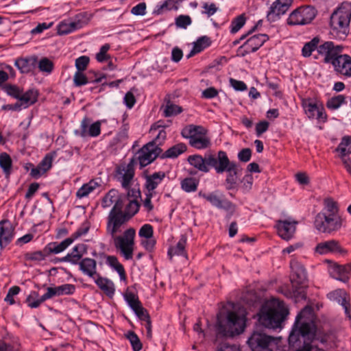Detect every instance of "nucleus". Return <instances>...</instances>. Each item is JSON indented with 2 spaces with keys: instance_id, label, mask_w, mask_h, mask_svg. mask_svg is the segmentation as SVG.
<instances>
[{
  "instance_id": "32",
  "label": "nucleus",
  "mask_w": 351,
  "mask_h": 351,
  "mask_svg": "<svg viewBox=\"0 0 351 351\" xmlns=\"http://www.w3.org/2000/svg\"><path fill=\"white\" fill-rule=\"evenodd\" d=\"M95 282L107 295L112 297L114 295V286L111 280L98 276Z\"/></svg>"
},
{
  "instance_id": "6",
  "label": "nucleus",
  "mask_w": 351,
  "mask_h": 351,
  "mask_svg": "<svg viewBox=\"0 0 351 351\" xmlns=\"http://www.w3.org/2000/svg\"><path fill=\"white\" fill-rule=\"evenodd\" d=\"M207 130L202 126L190 125L182 131L183 137L189 139V144L197 149H205L210 146V141L206 136Z\"/></svg>"
},
{
  "instance_id": "34",
  "label": "nucleus",
  "mask_w": 351,
  "mask_h": 351,
  "mask_svg": "<svg viewBox=\"0 0 351 351\" xmlns=\"http://www.w3.org/2000/svg\"><path fill=\"white\" fill-rule=\"evenodd\" d=\"M100 184L94 180L83 184L77 191L76 196L81 199L87 197L91 192L99 187Z\"/></svg>"
},
{
  "instance_id": "51",
  "label": "nucleus",
  "mask_w": 351,
  "mask_h": 351,
  "mask_svg": "<svg viewBox=\"0 0 351 351\" xmlns=\"http://www.w3.org/2000/svg\"><path fill=\"white\" fill-rule=\"evenodd\" d=\"M182 108L171 102H168L164 110L166 117L176 115L182 112Z\"/></svg>"
},
{
  "instance_id": "39",
  "label": "nucleus",
  "mask_w": 351,
  "mask_h": 351,
  "mask_svg": "<svg viewBox=\"0 0 351 351\" xmlns=\"http://www.w3.org/2000/svg\"><path fill=\"white\" fill-rule=\"evenodd\" d=\"M106 263L118 272L121 280H125V273L123 266L118 261L116 256H108Z\"/></svg>"
},
{
  "instance_id": "41",
  "label": "nucleus",
  "mask_w": 351,
  "mask_h": 351,
  "mask_svg": "<svg viewBox=\"0 0 351 351\" xmlns=\"http://www.w3.org/2000/svg\"><path fill=\"white\" fill-rule=\"evenodd\" d=\"M181 1V0H165L162 4L158 5L154 13L160 14L166 10H171L172 9H177L176 4Z\"/></svg>"
},
{
  "instance_id": "59",
  "label": "nucleus",
  "mask_w": 351,
  "mask_h": 351,
  "mask_svg": "<svg viewBox=\"0 0 351 351\" xmlns=\"http://www.w3.org/2000/svg\"><path fill=\"white\" fill-rule=\"evenodd\" d=\"M110 47L109 44H105L100 48L99 52L96 54V59L98 62H102L110 58V56L108 54Z\"/></svg>"
},
{
  "instance_id": "55",
  "label": "nucleus",
  "mask_w": 351,
  "mask_h": 351,
  "mask_svg": "<svg viewBox=\"0 0 351 351\" xmlns=\"http://www.w3.org/2000/svg\"><path fill=\"white\" fill-rule=\"evenodd\" d=\"M138 208L139 204L138 203V202L135 199H131L130 200L129 203L126 206V210L125 213L130 219L131 217L134 215L138 212Z\"/></svg>"
},
{
  "instance_id": "38",
  "label": "nucleus",
  "mask_w": 351,
  "mask_h": 351,
  "mask_svg": "<svg viewBox=\"0 0 351 351\" xmlns=\"http://www.w3.org/2000/svg\"><path fill=\"white\" fill-rule=\"evenodd\" d=\"M55 296H60L58 287H48L47 289V292L39 298V300L34 302V303H32L30 305L32 307H38L40 305V304H42L47 300L52 298Z\"/></svg>"
},
{
  "instance_id": "16",
  "label": "nucleus",
  "mask_w": 351,
  "mask_h": 351,
  "mask_svg": "<svg viewBox=\"0 0 351 351\" xmlns=\"http://www.w3.org/2000/svg\"><path fill=\"white\" fill-rule=\"evenodd\" d=\"M268 39L269 36L265 34L254 35L239 48L238 51L243 57L247 54L256 51Z\"/></svg>"
},
{
  "instance_id": "7",
  "label": "nucleus",
  "mask_w": 351,
  "mask_h": 351,
  "mask_svg": "<svg viewBox=\"0 0 351 351\" xmlns=\"http://www.w3.org/2000/svg\"><path fill=\"white\" fill-rule=\"evenodd\" d=\"M218 163L215 167V171L217 173H222L224 171L228 172L226 182L227 189H232L235 186L237 182L238 167L234 162H230L227 154L223 151L218 152Z\"/></svg>"
},
{
  "instance_id": "42",
  "label": "nucleus",
  "mask_w": 351,
  "mask_h": 351,
  "mask_svg": "<svg viewBox=\"0 0 351 351\" xmlns=\"http://www.w3.org/2000/svg\"><path fill=\"white\" fill-rule=\"evenodd\" d=\"M12 164V159L7 153L3 152L0 154V167L6 175L10 174Z\"/></svg>"
},
{
  "instance_id": "13",
  "label": "nucleus",
  "mask_w": 351,
  "mask_h": 351,
  "mask_svg": "<svg viewBox=\"0 0 351 351\" xmlns=\"http://www.w3.org/2000/svg\"><path fill=\"white\" fill-rule=\"evenodd\" d=\"M199 195L209 202L213 206L226 210L230 215H232L235 211V205L224 198L223 195L218 191L207 194L204 193L202 195L199 193Z\"/></svg>"
},
{
  "instance_id": "17",
  "label": "nucleus",
  "mask_w": 351,
  "mask_h": 351,
  "mask_svg": "<svg viewBox=\"0 0 351 351\" xmlns=\"http://www.w3.org/2000/svg\"><path fill=\"white\" fill-rule=\"evenodd\" d=\"M129 219L127 215H114L109 213L106 232L112 238L117 237L116 234L121 232V227Z\"/></svg>"
},
{
  "instance_id": "26",
  "label": "nucleus",
  "mask_w": 351,
  "mask_h": 351,
  "mask_svg": "<svg viewBox=\"0 0 351 351\" xmlns=\"http://www.w3.org/2000/svg\"><path fill=\"white\" fill-rule=\"evenodd\" d=\"M187 241V237L185 234H182L180 239L176 246L171 247L168 250V256L170 259L173 256H182L187 258V254L185 251V247Z\"/></svg>"
},
{
  "instance_id": "56",
  "label": "nucleus",
  "mask_w": 351,
  "mask_h": 351,
  "mask_svg": "<svg viewBox=\"0 0 351 351\" xmlns=\"http://www.w3.org/2000/svg\"><path fill=\"white\" fill-rule=\"evenodd\" d=\"M125 300L131 308L134 310H137L140 306H141V303L139 301L138 298L132 293H128L125 294Z\"/></svg>"
},
{
  "instance_id": "25",
  "label": "nucleus",
  "mask_w": 351,
  "mask_h": 351,
  "mask_svg": "<svg viewBox=\"0 0 351 351\" xmlns=\"http://www.w3.org/2000/svg\"><path fill=\"white\" fill-rule=\"evenodd\" d=\"M165 178V173L162 171L154 173L146 177L145 186L148 192L155 193L154 189L158 186Z\"/></svg>"
},
{
  "instance_id": "23",
  "label": "nucleus",
  "mask_w": 351,
  "mask_h": 351,
  "mask_svg": "<svg viewBox=\"0 0 351 351\" xmlns=\"http://www.w3.org/2000/svg\"><path fill=\"white\" fill-rule=\"evenodd\" d=\"M351 272V265H335L330 269V275L335 279L346 282L349 279V274Z\"/></svg>"
},
{
  "instance_id": "50",
  "label": "nucleus",
  "mask_w": 351,
  "mask_h": 351,
  "mask_svg": "<svg viewBox=\"0 0 351 351\" xmlns=\"http://www.w3.org/2000/svg\"><path fill=\"white\" fill-rule=\"evenodd\" d=\"M3 90L8 95L13 97L15 99H17L18 100L21 96V94L23 93L22 90H21L19 87L16 85L10 84H5L3 86Z\"/></svg>"
},
{
  "instance_id": "18",
  "label": "nucleus",
  "mask_w": 351,
  "mask_h": 351,
  "mask_svg": "<svg viewBox=\"0 0 351 351\" xmlns=\"http://www.w3.org/2000/svg\"><path fill=\"white\" fill-rule=\"evenodd\" d=\"M315 251L319 254L332 253L343 256L347 253L346 250L341 247L339 242L334 239L319 243Z\"/></svg>"
},
{
  "instance_id": "49",
  "label": "nucleus",
  "mask_w": 351,
  "mask_h": 351,
  "mask_svg": "<svg viewBox=\"0 0 351 351\" xmlns=\"http://www.w3.org/2000/svg\"><path fill=\"white\" fill-rule=\"evenodd\" d=\"M47 254V252L36 251L27 252L25 254L27 261H43Z\"/></svg>"
},
{
  "instance_id": "10",
  "label": "nucleus",
  "mask_w": 351,
  "mask_h": 351,
  "mask_svg": "<svg viewBox=\"0 0 351 351\" xmlns=\"http://www.w3.org/2000/svg\"><path fill=\"white\" fill-rule=\"evenodd\" d=\"M315 227L319 232L331 233L339 230L342 226L341 216L317 214L315 219Z\"/></svg>"
},
{
  "instance_id": "47",
  "label": "nucleus",
  "mask_w": 351,
  "mask_h": 351,
  "mask_svg": "<svg viewBox=\"0 0 351 351\" xmlns=\"http://www.w3.org/2000/svg\"><path fill=\"white\" fill-rule=\"evenodd\" d=\"M126 197L121 196L118 193V197L116 198L114 205L111 209L110 213L114 215H126L122 211Z\"/></svg>"
},
{
  "instance_id": "60",
  "label": "nucleus",
  "mask_w": 351,
  "mask_h": 351,
  "mask_svg": "<svg viewBox=\"0 0 351 351\" xmlns=\"http://www.w3.org/2000/svg\"><path fill=\"white\" fill-rule=\"evenodd\" d=\"M87 136L97 137L101 133V123L96 121L92 124L90 123Z\"/></svg>"
},
{
  "instance_id": "28",
  "label": "nucleus",
  "mask_w": 351,
  "mask_h": 351,
  "mask_svg": "<svg viewBox=\"0 0 351 351\" xmlns=\"http://www.w3.org/2000/svg\"><path fill=\"white\" fill-rule=\"evenodd\" d=\"M73 243V239L67 238L60 243L52 242L49 243L44 249V252L49 254H59L66 250Z\"/></svg>"
},
{
  "instance_id": "22",
  "label": "nucleus",
  "mask_w": 351,
  "mask_h": 351,
  "mask_svg": "<svg viewBox=\"0 0 351 351\" xmlns=\"http://www.w3.org/2000/svg\"><path fill=\"white\" fill-rule=\"evenodd\" d=\"M295 221H289L287 220L279 221L277 224L278 234L285 240H289L292 238L295 231Z\"/></svg>"
},
{
  "instance_id": "46",
  "label": "nucleus",
  "mask_w": 351,
  "mask_h": 351,
  "mask_svg": "<svg viewBox=\"0 0 351 351\" xmlns=\"http://www.w3.org/2000/svg\"><path fill=\"white\" fill-rule=\"evenodd\" d=\"M118 197V191L115 189L110 190L104 197L101 205L104 208H108L114 204L116 198Z\"/></svg>"
},
{
  "instance_id": "30",
  "label": "nucleus",
  "mask_w": 351,
  "mask_h": 351,
  "mask_svg": "<svg viewBox=\"0 0 351 351\" xmlns=\"http://www.w3.org/2000/svg\"><path fill=\"white\" fill-rule=\"evenodd\" d=\"M123 170L124 173L121 178V185L123 188L128 189L134 176L133 160H132Z\"/></svg>"
},
{
  "instance_id": "61",
  "label": "nucleus",
  "mask_w": 351,
  "mask_h": 351,
  "mask_svg": "<svg viewBox=\"0 0 351 351\" xmlns=\"http://www.w3.org/2000/svg\"><path fill=\"white\" fill-rule=\"evenodd\" d=\"M191 19L188 15H180L176 19V25L180 28H186L191 23Z\"/></svg>"
},
{
  "instance_id": "52",
  "label": "nucleus",
  "mask_w": 351,
  "mask_h": 351,
  "mask_svg": "<svg viewBox=\"0 0 351 351\" xmlns=\"http://www.w3.org/2000/svg\"><path fill=\"white\" fill-rule=\"evenodd\" d=\"M318 39L313 38L311 42L306 43L302 50L303 56H310L312 51H314L316 47L317 48V45L318 44Z\"/></svg>"
},
{
  "instance_id": "31",
  "label": "nucleus",
  "mask_w": 351,
  "mask_h": 351,
  "mask_svg": "<svg viewBox=\"0 0 351 351\" xmlns=\"http://www.w3.org/2000/svg\"><path fill=\"white\" fill-rule=\"evenodd\" d=\"M82 27V23L80 21L62 22L58 25V33L59 35L68 34Z\"/></svg>"
},
{
  "instance_id": "2",
  "label": "nucleus",
  "mask_w": 351,
  "mask_h": 351,
  "mask_svg": "<svg viewBox=\"0 0 351 351\" xmlns=\"http://www.w3.org/2000/svg\"><path fill=\"white\" fill-rule=\"evenodd\" d=\"M289 314L285 304L277 299L267 301L259 313V323L268 328L280 327L281 323Z\"/></svg>"
},
{
  "instance_id": "1",
  "label": "nucleus",
  "mask_w": 351,
  "mask_h": 351,
  "mask_svg": "<svg viewBox=\"0 0 351 351\" xmlns=\"http://www.w3.org/2000/svg\"><path fill=\"white\" fill-rule=\"evenodd\" d=\"M299 335L304 338V345L297 351H324L317 346L312 344V341L316 339L322 344H326L334 341V335L331 332H324L317 330L316 326L311 320L304 321L298 329L293 328L289 337V343H294L298 341Z\"/></svg>"
},
{
  "instance_id": "11",
  "label": "nucleus",
  "mask_w": 351,
  "mask_h": 351,
  "mask_svg": "<svg viewBox=\"0 0 351 351\" xmlns=\"http://www.w3.org/2000/svg\"><path fill=\"white\" fill-rule=\"evenodd\" d=\"M162 152L155 141L145 145L136 154L141 167H144L152 162L158 156H161Z\"/></svg>"
},
{
  "instance_id": "9",
  "label": "nucleus",
  "mask_w": 351,
  "mask_h": 351,
  "mask_svg": "<svg viewBox=\"0 0 351 351\" xmlns=\"http://www.w3.org/2000/svg\"><path fill=\"white\" fill-rule=\"evenodd\" d=\"M135 234V230L130 228L126 230L122 236L112 238L115 247L120 250L126 260L132 258Z\"/></svg>"
},
{
  "instance_id": "24",
  "label": "nucleus",
  "mask_w": 351,
  "mask_h": 351,
  "mask_svg": "<svg viewBox=\"0 0 351 351\" xmlns=\"http://www.w3.org/2000/svg\"><path fill=\"white\" fill-rule=\"evenodd\" d=\"M92 71H90V73H91ZM93 73L95 75V78L92 79L91 77H86L82 71H77L75 72L74 76H73V82L75 86H81L82 85H85L88 82H95L98 83L101 81L103 78L105 77L104 75H99V76H97L98 74L96 73L95 71H93Z\"/></svg>"
},
{
  "instance_id": "5",
  "label": "nucleus",
  "mask_w": 351,
  "mask_h": 351,
  "mask_svg": "<svg viewBox=\"0 0 351 351\" xmlns=\"http://www.w3.org/2000/svg\"><path fill=\"white\" fill-rule=\"evenodd\" d=\"M292 271L291 282L293 287V292L286 294L287 297H295L296 298L305 299V294L302 287H298L303 285L307 280V274L304 266L296 260H292L290 263Z\"/></svg>"
},
{
  "instance_id": "29",
  "label": "nucleus",
  "mask_w": 351,
  "mask_h": 351,
  "mask_svg": "<svg viewBox=\"0 0 351 351\" xmlns=\"http://www.w3.org/2000/svg\"><path fill=\"white\" fill-rule=\"evenodd\" d=\"M80 269L82 272L91 277L94 278L95 275H97L96 271L97 263L96 261L90 258H83L80 263Z\"/></svg>"
},
{
  "instance_id": "58",
  "label": "nucleus",
  "mask_w": 351,
  "mask_h": 351,
  "mask_svg": "<svg viewBox=\"0 0 351 351\" xmlns=\"http://www.w3.org/2000/svg\"><path fill=\"white\" fill-rule=\"evenodd\" d=\"M90 228V223L88 221H84L81 226L77 230L76 232H75L70 239H73V242L75 239H77L80 237H82L84 234H86Z\"/></svg>"
},
{
  "instance_id": "15",
  "label": "nucleus",
  "mask_w": 351,
  "mask_h": 351,
  "mask_svg": "<svg viewBox=\"0 0 351 351\" xmlns=\"http://www.w3.org/2000/svg\"><path fill=\"white\" fill-rule=\"evenodd\" d=\"M342 49V46L335 45L332 42H326L317 48L318 53L324 56V62L332 65L335 60L341 56Z\"/></svg>"
},
{
  "instance_id": "4",
  "label": "nucleus",
  "mask_w": 351,
  "mask_h": 351,
  "mask_svg": "<svg viewBox=\"0 0 351 351\" xmlns=\"http://www.w3.org/2000/svg\"><path fill=\"white\" fill-rule=\"evenodd\" d=\"M351 20V3L343 2L331 14L330 25L337 33L346 34Z\"/></svg>"
},
{
  "instance_id": "44",
  "label": "nucleus",
  "mask_w": 351,
  "mask_h": 351,
  "mask_svg": "<svg viewBox=\"0 0 351 351\" xmlns=\"http://www.w3.org/2000/svg\"><path fill=\"white\" fill-rule=\"evenodd\" d=\"M198 181L193 178H186L181 182L182 189L187 192H194L197 190Z\"/></svg>"
},
{
  "instance_id": "3",
  "label": "nucleus",
  "mask_w": 351,
  "mask_h": 351,
  "mask_svg": "<svg viewBox=\"0 0 351 351\" xmlns=\"http://www.w3.org/2000/svg\"><path fill=\"white\" fill-rule=\"evenodd\" d=\"M245 325L244 316L238 315L233 311L228 312L226 320L217 318V332L223 336H233L243 331Z\"/></svg>"
},
{
  "instance_id": "8",
  "label": "nucleus",
  "mask_w": 351,
  "mask_h": 351,
  "mask_svg": "<svg viewBox=\"0 0 351 351\" xmlns=\"http://www.w3.org/2000/svg\"><path fill=\"white\" fill-rule=\"evenodd\" d=\"M252 351H274L278 347L277 339L264 333L254 332L247 340Z\"/></svg>"
},
{
  "instance_id": "12",
  "label": "nucleus",
  "mask_w": 351,
  "mask_h": 351,
  "mask_svg": "<svg viewBox=\"0 0 351 351\" xmlns=\"http://www.w3.org/2000/svg\"><path fill=\"white\" fill-rule=\"evenodd\" d=\"M316 16V11L311 6L300 7L294 10L288 19L289 25H305L311 23Z\"/></svg>"
},
{
  "instance_id": "45",
  "label": "nucleus",
  "mask_w": 351,
  "mask_h": 351,
  "mask_svg": "<svg viewBox=\"0 0 351 351\" xmlns=\"http://www.w3.org/2000/svg\"><path fill=\"white\" fill-rule=\"evenodd\" d=\"M346 97L344 95H339L330 98L326 102V107L330 110L338 109L341 104L345 103Z\"/></svg>"
},
{
  "instance_id": "62",
  "label": "nucleus",
  "mask_w": 351,
  "mask_h": 351,
  "mask_svg": "<svg viewBox=\"0 0 351 351\" xmlns=\"http://www.w3.org/2000/svg\"><path fill=\"white\" fill-rule=\"evenodd\" d=\"M90 59L88 56H82L75 60V66L77 71H83L86 69Z\"/></svg>"
},
{
  "instance_id": "54",
  "label": "nucleus",
  "mask_w": 351,
  "mask_h": 351,
  "mask_svg": "<svg viewBox=\"0 0 351 351\" xmlns=\"http://www.w3.org/2000/svg\"><path fill=\"white\" fill-rule=\"evenodd\" d=\"M38 68L40 71L49 73L53 69V63L49 59L43 58L38 62Z\"/></svg>"
},
{
  "instance_id": "64",
  "label": "nucleus",
  "mask_w": 351,
  "mask_h": 351,
  "mask_svg": "<svg viewBox=\"0 0 351 351\" xmlns=\"http://www.w3.org/2000/svg\"><path fill=\"white\" fill-rule=\"evenodd\" d=\"M58 288L60 295H71L75 291V287L71 284H64L58 286Z\"/></svg>"
},
{
  "instance_id": "36",
  "label": "nucleus",
  "mask_w": 351,
  "mask_h": 351,
  "mask_svg": "<svg viewBox=\"0 0 351 351\" xmlns=\"http://www.w3.org/2000/svg\"><path fill=\"white\" fill-rule=\"evenodd\" d=\"M186 150V145L184 143H179L170 147L165 153L161 154L160 158H176L180 154L184 153Z\"/></svg>"
},
{
  "instance_id": "21",
  "label": "nucleus",
  "mask_w": 351,
  "mask_h": 351,
  "mask_svg": "<svg viewBox=\"0 0 351 351\" xmlns=\"http://www.w3.org/2000/svg\"><path fill=\"white\" fill-rule=\"evenodd\" d=\"M335 70L348 77L351 76V57L346 54H341L333 62Z\"/></svg>"
},
{
  "instance_id": "27",
  "label": "nucleus",
  "mask_w": 351,
  "mask_h": 351,
  "mask_svg": "<svg viewBox=\"0 0 351 351\" xmlns=\"http://www.w3.org/2000/svg\"><path fill=\"white\" fill-rule=\"evenodd\" d=\"M38 97V90L32 88L28 90L23 94L22 93L19 99V101L21 103L23 108H27L29 106L34 104L37 101Z\"/></svg>"
},
{
  "instance_id": "43",
  "label": "nucleus",
  "mask_w": 351,
  "mask_h": 351,
  "mask_svg": "<svg viewBox=\"0 0 351 351\" xmlns=\"http://www.w3.org/2000/svg\"><path fill=\"white\" fill-rule=\"evenodd\" d=\"M302 106L304 109L305 113L310 119H313L315 117L317 111L319 108L316 104L311 101L310 99L304 100L302 101Z\"/></svg>"
},
{
  "instance_id": "20",
  "label": "nucleus",
  "mask_w": 351,
  "mask_h": 351,
  "mask_svg": "<svg viewBox=\"0 0 351 351\" xmlns=\"http://www.w3.org/2000/svg\"><path fill=\"white\" fill-rule=\"evenodd\" d=\"M86 252V246L84 244H78L75 246L71 253L62 258H56L55 263L58 262H69L73 264H77L82 258L83 254Z\"/></svg>"
},
{
  "instance_id": "14",
  "label": "nucleus",
  "mask_w": 351,
  "mask_h": 351,
  "mask_svg": "<svg viewBox=\"0 0 351 351\" xmlns=\"http://www.w3.org/2000/svg\"><path fill=\"white\" fill-rule=\"evenodd\" d=\"M189 162L198 170L207 173L209 171V167L215 169L219 162L218 157L213 154H207L203 158L200 155H193L188 158Z\"/></svg>"
},
{
  "instance_id": "53",
  "label": "nucleus",
  "mask_w": 351,
  "mask_h": 351,
  "mask_svg": "<svg viewBox=\"0 0 351 351\" xmlns=\"http://www.w3.org/2000/svg\"><path fill=\"white\" fill-rule=\"evenodd\" d=\"M210 40L207 36H202L194 43L193 47L195 48L196 51L201 52L205 48L210 45Z\"/></svg>"
},
{
  "instance_id": "48",
  "label": "nucleus",
  "mask_w": 351,
  "mask_h": 351,
  "mask_svg": "<svg viewBox=\"0 0 351 351\" xmlns=\"http://www.w3.org/2000/svg\"><path fill=\"white\" fill-rule=\"evenodd\" d=\"M126 337L130 341L134 351H140L142 349V343L138 337L133 331H129Z\"/></svg>"
},
{
  "instance_id": "40",
  "label": "nucleus",
  "mask_w": 351,
  "mask_h": 351,
  "mask_svg": "<svg viewBox=\"0 0 351 351\" xmlns=\"http://www.w3.org/2000/svg\"><path fill=\"white\" fill-rule=\"evenodd\" d=\"M335 151L340 154L339 156H347L351 154V137H343Z\"/></svg>"
},
{
  "instance_id": "19",
  "label": "nucleus",
  "mask_w": 351,
  "mask_h": 351,
  "mask_svg": "<svg viewBox=\"0 0 351 351\" xmlns=\"http://www.w3.org/2000/svg\"><path fill=\"white\" fill-rule=\"evenodd\" d=\"M14 237V228L8 220L0 221V247L7 246Z\"/></svg>"
},
{
  "instance_id": "57",
  "label": "nucleus",
  "mask_w": 351,
  "mask_h": 351,
  "mask_svg": "<svg viewBox=\"0 0 351 351\" xmlns=\"http://www.w3.org/2000/svg\"><path fill=\"white\" fill-rule=\"evenodd\" d=\"M245 18L243 15H239L234 19L231 23V32H237L245 24Z\"/></svg>"
},
{
  "instance_id": "35",
  "label": "nucleus",
  "mask_w": 351,
  "mask_h": 351,
  "mask_svg": "<svg viewBox=\"0 0 351 351\" xmlns=\"http://www.w3.org/2000/svg\"><path fill=\"white\" fill-rule=\"evenodd\" d=\"M36 62V58H19L15 61V66L23 73H27L32 70V65Z\"/></svg>"
},
{
  "instance_id": "33",
  "label": "nucleus",
  "mask_w": 351,
  "mask_h": 351,
  "mask_svg": "<svg viewBox=\"0 0 351 351\" xmlns=\"http://www.w3.org/2000/svg\"><path fill=\"white\" fill-rule=\"evenodd\" d=\"M318 214L340 216L337 203L330 198L325 199L324 201V208Z\"/></svg>"
},
{
  "instance_id": "63",
  "label": "nucleus",
  "mask_w": 351,
  "mask_h": 351,
  "mask_svg": "<svg viewBox=\"0 0 351 351\" xmlns=\"http://www.w3.org/2000/svg\"><path fill=\"white\" fill-rule=\"evenodd\" d=\"M52 161L53 156L50 154H48L38 164V166L43 169V171L45 173L51 167Z\"/></svg>"
},
{
  "instance_id": "37",
  "label": "nucleus",
  "mask_w": 351,
  "mask_h": 351,
  "mask_svg": "<svg viewBox=\"0 0 351 351\" xmlns=\"http://www.w3.org/2000/svg\"><path fill=\"white\" fill-rule=\"evenodd\" d=\"M287 11V9L281 8V5L274 1L267 13V19L269 21H275L280 15L284 14Z\"/></svg>"
}]
</instances>
